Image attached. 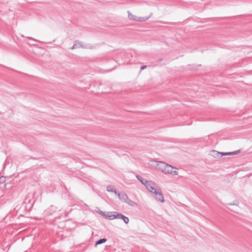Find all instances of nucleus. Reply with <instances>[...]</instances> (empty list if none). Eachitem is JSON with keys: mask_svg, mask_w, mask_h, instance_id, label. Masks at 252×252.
Segmentation results:
<instances>
[{"mask_svg": "<svg viewBox=\"0 0 252 252\" xmlns=\"http://www.w3.org/2000/svg\"><path fill=\"white\" fill-rule=\"evenodd\" d=\"M154 166L156 169L162 173L167 174H170L174 175H177L178 172L177 170H173L175 168L171 165L166 163L162 161H154Z\"/></svg>", "mask_w": 252, "mask_h": 252, "instance_id": "obj_1", "label": "nucleus"}, {"mask_svg": "<svg viewBox=\"0 0 252 252\" xmlns=\"http://www.w3.org/2000/svg\"><path fill=\"white\" fill-rule=\"evenodd\" d=\"M106 217L108 218V220H111L115 219H122L126 224H127L129 222V219L127 217L117 212H113L112 215L107 216Z\"/></svg>", "mask_w": 252, "mask_h": 252, "instance_id": "obj_2", "label": "nucleus"}, {"mask_svg": "<svg viewBox=\"0 0 252 252\" xmlns=\"http://www.w3.org/2000/svg\"><path fill=\"white\" fill-rule=\"evenodd\" d=\"M78 48H82L83 49H94V47L90 44H84L82 41L76 40Z\"/></svg>", "mask_w": 252, "mask_h": 252, "instance_id": "obj_3", "label": "nucleus"}, {"mask_svg": "<svg viewBox=\"0 0 252 252\" xmlns=\"http://www.w3.org/2000/svg\"><path fill=\"white\" fill-rule=\"evenodd\" d=\"M154 194L156 195V199L160 202H164V200L163 198V194L162 193V192L161 191L160 189H158Z\"/></svg>", "mask_w": 252, "mask_h": 252, "instance_id": "obj_4", "label": "nucleus"}, {"mask_svg": "<svg viewBox=\"0 0 252 252\" xmlns=\"http://www.w3.org/2000/svg\"><path fill=\"white\" fill-rule=\"evenodd\" d=\"M155 184L153 182L148 181L145 186L149 191L154 193L158 190L155 188Z\"/></svg>", "mask_w": 252, "mask_h": 252, "instance_id": "obj_5", "label": "nucleus"}, {"mask_svg": "<svg viewBox=\"0 0 252 252\" xmlns=\"http://www.w3.org/2000/svg\"><path fill=\"white\" fill-rule=\"evenodd\" d=\"M118 196L119 198L122 201L125 202L126 199H128L127 195L124 192H121V193H118Z\"/></svg>", "mask_w": 252, "mask_h": 252, "instance_id": "obj_6", "label": "nucleus"}, {"mask_svg": "<svg viewBox=\"0 0 252 252\" xmlns=\"http://www.w3.org/2000/svg\"><path fill=\"white\" fill-rule=\"evenodd\" d=\"M97 212L99 213V215L104 217L105 219H108V218L106 217L107 216H111L113 214V212H108L106 214L105 212L99 210Z\"/></svg>", "mask_w": 252, "mask_h": 252, "instance_id": "obj_7", "label": "nucleus"}, {"mask_svg": "<svg viewBox=\"0 0 252 252\" xmlns=\"http://www.w3.org/2000/svg\"><path fill=\"white\" fill-rule=\"evenodd\" d=\"M57 209L58 208L56 207L51 205L49 208H48L47 212L49 213V215H50L56 212Z\"/></svg>", "mask_w": 252, "mask_h": 252, "instance_id": "obj_8", "label": "nucleus"}, {"mask_svg": "<svg viewBox=\"0 0 252 252\" xmlns=\"http://www.w3.org/2000/svg\"><path fill=\"white\" fill-rule=\"evenodd\" d=\"M211 152L212 153L211 155L215 158L220 157V156H221V154H222V153H220L215 150H212Z\"/></svg>", "mask_w": 252, "mask_h": 252, "instance_id": "obj_9", "label": "nucleus"}, {"mask_svg": "<svg viewBox=\"0 0 252 252\" xmlns=\"http://www.w3.org/2000/svg\"><path fill=\"white\" fill-rule=\"evenodd\" d=\"M137 179L144 185H145L148 183V181L144 179L141 176L139 175H136Z\"/></svg>", "mask_w": 252, "mask_h": 252, "instance_id": "obj_10", "label": "nucleus"}, {"mask_svg": "<svg viewBox=\"0 0 252 252\" xmlns=\"http://www.w3.org/2000/svg\"><path fill=\"white\" fill-rule=\"evenodd\" d=\"M128 18L131 20H133L135 21H137L138 19V17L133 15L132 14L130 13L129 12H128Z\"/></svg>", "mask_w": 252, "mask_h": 252, "instance_id": "obj_11", "label": "nucleus"}, {"mask_svg": "<svg viewBox=\"0 0 252 252\" xmlns=\"http://www.w3.org/2000/svg\"><path fill=\"white\" fill-rule=\"evenodd\" d=\"M125 203H126L129 205L133 207L137 205V203L130 200L128 197V199L126 201Z\"/></svg>", "mask_w": 252, "mask_h": 252, "instance_id": "obj_12", "label": "nucleus"}, {"mask_svg": "<svg viewBox=\"0 0 252 252\" xmlns=\"http://www.w3.org/2000/svg\"><path fill=\"white\" fill-rule=\"evenodd\" d=\"M107 241V239L106 238H101L98 240L95 243V246H96L98 245L101 244L102 243H104Z\"/></svg>", "mask_w": 252, "mask_h": 252, "instance_id": "obj_13", "label": "nucleus"}, {"mask_svg": "<svg viewBox=\"0 0 252 252\" xmlns=\"http://www.w3.org/2000/svg\"><path fill=\"white\" fill-rule=\"evenodd\" d=\"M150 18L149 17H138V19L137 21L138 22H144L148 20Z\"/></svg>", "mask_w": 252, "mask_h": 252, "instance_id": "obj_14", "label": "nucleus"}, {"mask_svg": "<svg viewBox=\"0 0 252 252\" xmlns=\"http://www.w3.org/2000/svg\"><path fill=\"white\" fill-rule=\"evenodd\" d=\"M32 197L31 194H28L25 199V203H31V197Z\"/></svg>", "mask_w": 252, "mask_h": 252, "instance_id": "obj_15", "label": "nucleus"}, {"mask_svg": "<svg viewBox=\"0 0 252 252\" xmlns=\"http://www.w3.org/2000/svg\"><path fill=\"white\" fill-rule=\"evenodd\" d=\"M114 190H115V189L113 188V187L112 186L108 185L107 187V191L113 192Z\"/></svg>", "mask_w": 252, "mask_h": 252, "instance_id": "obj_16", "label": "nucleus"}, {"mask_svg": "<svg viewBox=\"0 0 252 252\" xmlns=\"http://www.w3.org/2000/svg\"><path fill=\"white\" fill-rule=\"evenodd\" d=\"M239 204V201L238 200H234L232 203H230L227 204L228 205H236L238 206Z\"/></svg>", "mask_w": 252, "mask_h": 252, "instance_id": "obj_17", "label": "nucleus"}, {"mask_svg": "<svg viewBox=\"0 0 252 252\" xmlns=\"http://www.w3.org/2000/svg\"><path fill=\"white\" fill-rule=\"evenodd\" d=\"M232 154V153L231 152L222 153L221 156H220V157H222L223 156H231Z\"/></svg>", "mask_w": 252, "mask_h": 252, "instance_id": "obj_18", "label": "nucleus"}, {"mask_svg": "<svg viewBox=\"0 0 252 252\" xmlns=\"http://www.w3.org/2000/svg\"><path fill=\"white\" fill-rule=\"evenodd\" d=\"M76 48H78V46H77V44L76 43V41H75V43L74 44L73 46L71 48V49L72 50V49H76Z\"/></svg>", "mask_w": 252, "mask_h": 252, "instance_id": "obj_19", "label": "nucleus"}, {"mask_svg": "<svg viewBox=\"0 0 252 252\" xmlns=\"http://www.w3.org/2000/svg\"><path fill=\"white\" fill-rule=\"evenodd\" d=\"M240 152V150H237V151H235L234 152H232L231 153H232V155H236L237 154H238Z\"/></svg>", "mask_w": 252, "mask_h": 252, "instance_id": "obj_20", "label": "nucleus"}, {"mask_svg": "<svg viewBox=\"0 0 252 252\" xmlns=\"http://www.w3.org/2000/svg\"><path fill=\"white\" fill-rule=\"evenodd\" d=\"M147 67V65H143L142 66H141L140 67V69L141 70H144L145 69V68H146Z\"/></svg>", "mask_w": 252, "mask_h": 252, "instance_id": "obj_21", "label": "nucleus"}, {"mask_svg": "<svg viewBox=\"0 0 252 252\" xmlns=\"http://www.w3.org/2000/svg\"><path fill=\"white\" fill-rule=\"evenodd\" d=\"M27 38L29 39H31V40H34L35 41H36V42H38V41L37 40H36L31 37H27Z\"/></svg>", "mask_w": 252, "mask_h": 252, "instance_id": "obj_22", "label": "nucleus"}, {"mask_svg": "<svg viewBox=\"0 0 252 252\" xmlns=\"http://www.w3.org/2000/svg\"><path fill=\"white\" fill-rule=\"evenodd\" d=\"M115 194L118 196V193H120L119 191H117L115 189L114 190L113 192Z\"/></svg>", "mask_w": 252, "mask_h": 252, "instance_id": "obj_23", "label": "nucleus"}, {"mask_svg": "<svg viewBox=\"0 0 252 252\" xmlns=\"http://www.w3.org/2000/svg\"><path fill=\"white\" fill-rule=\"evenodd\" d=\"M162 61V59H159L157 60V62H161Z\"/></svg>", "mask_w": 252, "mask_h": 252, "instance_id": "obj_24", "label": "nucleus"}]
</instances>
